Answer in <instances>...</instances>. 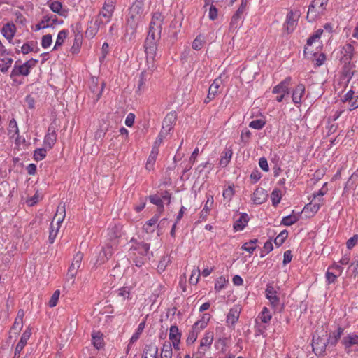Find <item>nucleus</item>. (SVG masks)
<instances>
[{
	"label": "nucleus",
	"mask_w": 358,
	"mask_h": 358,
	"mask_svg": "<svg viewBox=\"0 0 358 358\" xmlns=\"http://www.w3.org/2000/svg\"><path fill=\"white\" fill-rule=\"evenodd\" d=\"M31 334V329H27L22 335V337L15 347L13 358H20V353L27 344V341Z\"/></svg>",
	"instance_id": "obj_11"
},
{
	"label": "nucleus",
	"mask_w": 358,
	"mask_h": 358,
	"mask_svg": "<svg viewBox=\"0 0 358 358\" xmlns=\"http://www.w3.org/2000/svg\"><path fill=\"white\" fill-rule=\"evenodd\" d=\"M60 292L59 290H56L54 292L53 294L52 295L50 300L49 301V306L50 307H55L57 304L59 297Z\"/></svg>",
	"instance_id": "obj_55"
},
{
	"label": "nucleus",
	"mask_w": 358,
	"mask_h": 358,
	"mask_svg": "<svg viewBox=\"0 0 358 358\" xmlns=\"http://www.w3.org/2000/svg\"><path fill=\"white\" fill-rule=\"evenodd\" d=\"M47 150L48 149L45 147L43 148L36 149L34 153V159L36 161H40V160L43 159L46 156Z\"/></svg>",
	"instance_id": "obj_42"
},
{
	"label": "nucleus",
	"mask_w": 358,
	"mask_h": 358,
	"mask_svg": "<svg viewBox=\"0 0 358 358\" xmlns=\"http://www.w3.org/2000/svg\"><path fill=\"white\" fill-rule=\"evenodd\" d=\"M358 180V171L354 172L346 182L343 194H345L348 189L352 188L355 182Z\"/></svg>",
	"instance_id": "obj_34"
},
{
	"label": "nucleus",
	"mask_w": 358,
	"mask_h": 358,
	"mask_svg": "<svg viewBox=\"0 0 358 358\" xmlns=\"http://www.w3.org/2000/svg\"><path fill=\"white\" fill-rule=\"evenodd\" d=\"M52 43V38L51 34H46L43 36L41 45L43 48H47L50 46Z\"/></svg>",
	"instance_id": "obj_56"
},
{
	"label": "nucleus",
	"mask_w": 358,
	"mask_h": 358,
	"mask_svg": "<svg viewBox=\"0 0 358 358\" xmlns=\"http://www.w3.org/2000/svg\"><path fill=\"white\" fill-rule=\"evenodd\" d=\"M112 255V250L110 248H103L99 255L96 264H101L104 263Z\"/></svg>",
	"instance_id": "obj_31"
},
{
	"label": "nucleus",
	"mask_w": 358,
	"mask_h": 358,
	"mask_svg": "<svg viewBox=\"0 0 358 358\" xmlns=\"http://www.w3.org/2000/svg\"><path fill=\"white\" fill-rule=\"evenodd\" d=\"M133 261L137 267L142 266L150 257L134 255Z\"/></svg>",
	"instance_id": "obj_52"
},
{
	"label": "nucleus",
	"mask_w": 358,
	"mask_h": 358,
	"mask_svg": "<svg viewBox=\"0 0 358 358\" xmlns=\"http://www.w3.org/2000/svg\"><path fill=\"white\" fill-rule=\"evenodd\" d=\"M158 353V348L153 345H146L142 358H155Z\"/></svg>",
	"instance_id": "obj_29"
},
{
	"label": "nucleus",
	"mask_w": 358,
	"mask_h": 358,
	"mask_svg": "<svg viewBox=\"0 0 358 358\" xmlns=\"http://www.w3.org/2000/svg\"><path fill=\"white\" fill-rule=\"evenodd\" d=\"M50 231L49 234V241L50 243H52L57 235L58 231L59 229V227H57L56 229H55L54 224L51 223L50 224Z\"/></svg>",
	"instance_id": "obj_54"
},
{
	"label": "nucleus",
	"mask_w": 358,
	"mask_h": 358,
	"mask_svg": "<svg viewBox=\"0 0 358 358\" xmlns=\"http://www.w3.org/2000/svg\"><path fill=\"white\" fill-rule=\"evenodd\" d=\"M260 320L264 323H267L271 319V315L267 308L264 307L259 316Z\"/></svg>",
	"instance_id": "obj_47"
},
{
	"label": "nucleus",
	"mask_w": 358,
	"mask_h": 358,
	"mask_svg": "<svg viewBox=\"0 0 358 358\" xmlns=\"http://www.w3.org/2000/svg\"><path fill=\"white\" fill-rule=\"evenodd\" d=\"M234 195V189L231 186H229L226 189L224 190L222 196L224 199L231 200Z\"/></svg>",
	"instance_id": "obj_64"
},
{
	"label": "nucleus",
	"mask_w": 358,
	"mask_h": 358,
	"mask_svg": "<svg viewBox=\"0 0 358 358\" xmlns=\"http://www.w3.org/2000/svg\"><path fill=\"white\" fill-rule=\"evenodd\" d=\"M268 196L267 192L262 188H257L254 192L252 200L255 204H262L266 201Z\"/></svg>",
	"instance_id": "obj_20"
},
{
	"label": "nucleus",
	"mask_w": 358,
	"mask_h": 358,
	"mask_svg": "<svg viewBox=\"0 0 358 358\" xmlns=\"http://www.w3.org/2000/svg\"><path fill=\"white\" fill-rule=\"evenodd\" d=\"M265 124L266 122L263 120H255L250 122L249 127L255 129H261Z\"/></svg>",
	"instance_id": "obj_53"
},
{
	"label": "nucleus",
	"mask_w": 358,
	"mask_h": 358,
	"mask_svg": "<svg viewBox=\"0 0 358 358\" xmlns=\"http://www.w3.org/2000/svg\"><path fill=\"white\" fill-rule=\"evenodd\" d=\"M201 275V272L199 268H194L192 271V275L189 278V283L192 285H196L197 284L199 277Z\"/></svg>",
	"instance_id": "obj_49"
},
{
	"label": "nucleus",
	"mask_w": 358,
	"mask_h": 358,
	"mask_svg": "<svg viewBox=\"0 0 358 358\" xmlns=\"http://www.w3.org/2000/svg\"><path fill=\"white\" fill-rule=\"evenodd\" d=\"M213 341V333L212 331H207L204 337L201 340L200 346L198 351L193 354L192 358H201L205 354L206 348H209Z\"/></svg>",
	"instance_id": "obj_6"
},
{
	"label": "nucleus",
	"mask_w": 358,
	"mask_h": 358,
	"mask_svg": "<svg viewBox=\"0 0 358 358\" xmlns=\"http://www.w3.org/2000/svg\"><path fill=\"white\" fill-rule=\"evenodd\" d=\"M23 327V322L22 321H18L15 320L14 324L13 327H11V331H14L15 334H18L20 330L22 329Z\"/></svg>",
	"instance_id": "obj_63"
},
{
	"label": "nucleus",
	"mask_w": 358,
	"mask_h": 358,
	"mask_svg": "<svg viewBox=\"0 0 358 358\" xmlns=\"http://www.w3.org/2000/svg\"><path fill=\"white\" fill-rule=\"evenodd\" d=\"M13 59L11 58L5 57L0 59V69L3 73L8 71V69L11 66Z\"/></svg>",
	"instance_id": "obj_36"
},
{
	"label": "nucleus",
	"mask_w": 358,
	"mask_h": 358,
	"mask_svg": "<svg viewBox=\"0 0 358 358\" xmlns=\"http://www.w3.org/2000/svg\"><path fill=\"white\" fill-rule=\"evenodd\" d=\"M213 196L212 195H209L207 198V201L204 205L203 209L205 212V215H208V213L213 206Z\"/></svg>",
	"instance_id": "obj_50"
},
{
	"label": "nucleus",
	"mask_w": 358,
	"mask_h": 358,
	"mask_svg": "<svg viewBox=\"0 0 358 358\" xmlns=\"http://www.w3.org/2000/svg\"><path fill=\"white\" fill-rule=\"evenodd\" d=\"M288 236V231L287 230L282 231L278 236L275 238L274 243L277 246H280L285 241Z\"/></svg>",
	"instance_id": "obj_41"
},
{
	"label": "nucleus",
	"mask_w": 358,
	"mask_h": 358,
	"mask_svg": "<svg viewBox=\"0 0 358 358\" xmlns=\"http://www.w3.org/2000/svg\"><path fill=\"white\" fill-rule=\"evenodd\" d=\"M327 341L326 338L320 336L314 335L313 337L312 346L313 350L316 355H322L327 347Z\"/></svg>",
	"instance_id": "obj_9"
},
{
	"label": "nucleus",
	"mask_w": 358,
	"mask_h": 358,
	"mask_svg": "<svg viewBox=\"0 0 358 358\" xmlns=\"http://www.w3.org/2000/svg\"><path fill=\"white\" fill-rule=\"evenodd\" d=\"M101 17L102 16L99 17V15L96 17V19L94 22L95 28H94V29L91 30V35H93V36L96 35L99 29L101 27V26H102L103 24V22L101 20Z\"/></svg>",
	"instance_id": "obj_61"
},
{
	"label": "nucleus",
	"mask_w": 358,
	"mask_h": 358,
	"mask_svg": "<svg viewBox=\"0 0 358 358\" xmlns=\"http://www.w3.org/2000/svg\"><path fill=\"white\" fill-rule=\"evenodd\" d=\"M147 74L148 73L146 71H143L141 73L138 85V92H141L144 89V86L147 81Z\"/></svg>",
	"instance_id": "obj_46"
},
{
	"label": "nucleus",
	"mask_w": 358,
	"mask_h": 358,
	"mask_svg": "<svg viewBox=\"0 0 358 358\" xmlns=\"http://www.w3.org/2000/svg\"><path fill=\"white\" fill-rule=\"evenodd\" d=\"M266 295L273 308H276L280 305V299L277 296V292L272 286L268 285L267 287Z\"/></svg>",
	"instance_id": "obj_18"
},
{
	"label": "nucleus",
	"mask_w": 358,
	"mask_h": 358,
	"mask_svg": "<svg viewBox=\"0 0 358 358\" xmlns=\"http://www.w3.org/2000/svg\"><path fill=\"white\" fill-rule=\"evenodd\" d=\"M301 213L302 212L294 214V211L293 210L291 215L282 218L281 224L285 226H291L294 224L300 219Z\"/></svg>",
	"instance_id": "obj_28"
},
{
	"label": "nucleus",
	"mask_w": 358,
	"mask_h": 358,
	"mask_svg": "<svg viewBox=\"0 0 358 358\" xmlns=\"http://www.w3.org/2000/svg\"><path fill=\"white\" fill-rule=\"evenodd\" d=\"M343 343L345 345L346 348H349L352 345H355L358 343V336H348L343 339Z\"/></svg>",
	"instance_id": "obj_38"
},
{
	"label": "nucleus",
	"mask_w": 358,
	"mask_h": 358,
	"mask_svg": "<svg viewBox=\"0 0 358 358\" xmlns=\"http://www.w3.org/2000/svg\"><path fill=\"white\" fill-rule=\"evenodd\" d=\"M222 83V80L221 78V76H220L214 80L213 83L210 85L208 90L217 94V90Z\"/></svg>",
	"instance_id": "obj_48"
},
{
	"label": "nucleus",
	"mask_w": 358,
	"mask_h": 358,
	"mask_svg": "<svg viewBox=\"0 0 358 358\" xmlns=\"http://www.w3.org/2000/svg\"><path fill=\"white\" fill-rule=\"evenodd\" d=\"M15 31L16 27L14 24L7 23L2 28V33L8 41L13 38Z\"/></svg>",
	"instance_id": "obj_27"
},
{
	"label": "nucleus",
	"mask_w": 358,
	"mask_h": 358,
	"mask_svg": "<svg viewBox=\"0 0 358 358\" xmlns=\"http://www.w3.org/2000/svg\"><path fill=\"white\" fill-rule=\"evenodd\" d=\"M291 78L287 77L284 80L280 82L273 89V94H289V86L290 85Z\"/></svg>",
	"instance_id": "obj_13"
},
{
	"label": "nucleus",
	"mask_w": 358,
	"mask_h": 358,
	"mask_svg": "<svg viewBox=\"0 0 358 358\" xmlns=\"http://www.w3.org/2000/svg\"><path fill=\"white\" fill-rule=\"evenodd\" d=\"M172 357V348L170 342L164 343L162 350V358H171Z\"/></svg>",
	"instance_id": "obj_39"
},
{
	"label": "nucleus",
	"mask_w": 358,
	"mask_h": 358,
	"mask_svg": "<svg viewBox=\"0 0 358 358\" xmlns=\"http://www.w3.org/2000/svg\"><path fill=\"white\" fill-rule=\"evenodd\" d=\"M67 34L68 31L64 29L59 32L53 50L57 49L58 47L61 46L63 44L64 39L67 36Z\"/></svg>",
	"instance_id": "obj_37"
},
{
	"label": "nucleus",
	"mask_w": 358,
	"mask_h": 358,
	"mask_svg": "<svg viewBox=\"0 0 358 358\" xmlns=\"http://www.w3.org/2000/svg\"><path fill=\"white\" fill-rule=\"evenodd\" d=\"M19 62H16L14 67L11 71L10 77L13 78L15 76H28L29 73V70L27 69V66L24 64H20Z\"/></svg>",
	"instance_id": "obj_16"
},
{
	"label": "nucleus",
	"mask_w": 358,
	"mask_h": 358,
	"mask_svg": "<svg viewBox=\"0 0 358 358\" xmlns=\"http://www.w3.org/2000/svg\"><path fill=\"white\" fill-rule=\"evenodd\" d=\"M58 22L57 17L55 15H52L51 16L45 15L43 17V19L36 25V30L41 29H45L50 27H52L54 24Z\"/></svg>",
	"instance_id": "obj_15"
},
{
	"label": "nucleus",
	"mask_w": 358,
	"mask_h": 358,
	"mask_svg": "<svg viewBox=\"0 0 358 358\" xmlns=\"http://www.w3.org/2000/svg\"><path fill=\"white\" fill-rule=\"evenodd\" d=\"M170 263H171L170 257L168 256H164L159 262V264L157 266L158 271L159 272H163L166 269V268L169 265V264H170Z\"/></svg>",
	"instance_id": "obj_43"
},
{
	"label": "nucleus",
	"mask_w": 358,
	"mask_h": 358,
	"mask_svg": "<svg viewBox=\"0 0 358 358\" xmlns=\"http://www.w3.org/2000/svg\"><path fill=\"white\" fill-rule=\"evenodd\" d=\"M83 258V254L80 252H78L73 257V262L69 268L66 279L68 280H72L73 281L78 269L81 266V262Z\"/></svg>",
	"instance_id": "obj_5"
},
{
	"label": "nucleus",
	"mask_w": 358,
	"mask_h": 358,
	"mask_svg": "<svg viewBox=\"0 0 358 358\" xmlns=\"http://www.w3.org/2000/svg\"><path fill=\"white\" fill-rule=\"evenodd\" d=\"M66 215L65 203L61 202L57 208L56 213L54 215L52 223L56 222L57 227H60V224L63 222Z\"/></svg>",
	"instance_id": "obj_17"
},
{
	"label": "nucleus",
	"mask_w": 358,
	"mask_h": 358,
	"mask_svg": "<svg viewBox=\"0 0 358 358\" xmlns=\"http://www.w3.org/2000/svg\"><path fill=\"white\" fill-rule=\"evenodd\" d=\"M300 14L298 11L290 10L286 17V21L284 27L287 34L292 33L297 25V22L299 18Z\"/></svg>",
	"instance_id": "obj_7"
},
{
	"label": "nucleus",
	"mask_w": 358,
	"mask_h": 358,
	"mask_svg": "<svg viewBox=\"0 0 358 358\" xmlns=\"http://www.w3.org/2000/svg\"><path fill=\"white\" fill-rule=\"evenodd\" d=\"M203 46V38L201 36H197L192 42V48L196 50H199Z\"/></svg>",
	"instance_id": "obj_60"
},
{
	"label": "nucleus",
	"mask_w": 358,
	"mask_h": 358,
	"mask_svg": "<svg viewBox=\"0 0 358 358\" xmlns=\"http://www.w3.org/2000/svg\"><path fill=\"white\" fill-rule=\"evenodd\" d=\"M305 92V86L303 84L298 85L292 93V101L294 103H300L301 98Z\"/></svg>",
	"instance_id": "obj_24"
},
{
	"label": "nucleus",
	"mask_w": 358,
	"mask_h": 358,
	"mask_svg": "<svg viewBox=\"0 0 358 358\" xmlns=\"http://www.w3.org/2000/svg\"><path fill=\"white\" fill-rule=\"evenodd\" d=\"M341 54L343 55L341 60L345 64L350 63L354 55L353 46L350 43L345 44L342 48Z\"/></svg>",
	"instance_id": "obj_19"
},
{
	"label": "nucleus",
	"mask_w": 358,
	"mask_h": 358,
	"mask_svg": "<svg viewBox=\"0 0 358 358\" xmlns=\"http://www.w3.org/2000/svg\"><path fill=\"white\" fill-rule=\"evenodd\" d=\"M323 33V30L320 29H317L308 40H307V44L310 45L312 43L319 39Z\"/></svg>",
	"instance_id": "obj_57"
},
{
	"label": "nucleus",
	"mask_w": 358,
	"mask_h": 358,
	"mask_svg": "<svg viewBox=\"0 0 358 358\" xmlns=\"http://www.w3.org/2000/svg\"><path fill=\"white\" fill-rule=\"evenodd\" d=\"M176 121V114L175 112H171L166 115L162 122L163 132L169 133L173 128V125Z\"/></svg>",
	"instance_id": "obj_12"
},
{
	"label": "nucleus",
	"mask_w": 358,
	"mask_h": 358,
	"mask_svg": "<svg viewBox=\"0 0 358 358\" xmlns=\"http://www.w3.org/2000/svg\"><path fill=\"white\" fill-rule=\"evenodd\" d=\"M206 327L205 320H199L192 326V331L189 333L187 338V343L191 345L194 343L198 336L199 333Z\"/></svg>",
	"instance_id": "obj_8"
},
{
	"label": "nucleus",
	"mask_w": 358,
	"mask_h": 358,
	"mask_svg": "<svg viewBox=\"0 0 358 358\" xmlns=\"http://www.w3.org/2000/svg\"><path fill=\"white\" fill-rule=\"evenodd\" d=\"M143 2L136 0L130 7L127 20V32L131 35L135 34L136 29L143 17Z\"/></svg>",
	"instance_id": "obj_1"
},
{
	"label": "nucleus",
	"mask_w": 358,
	"mask_h": 358,
	"mask_svg": "<svg viewBox=\"0 0 358 358\" xmlns=\"http://www.w3.org/2000/svg\"><path fill=\"white\" fill-rule=\"evenodd\" d=\"M169 133L163 132L162 130H161L158 137L157 138L156 141L154 143V145L152 148V150H156V151L159 152V146L161 144V143L163 141L164 138Z\"/></svg>",
	"instance_id": "obj_51"
},
{
	"label": "nucleus",
	"mask_w": 358,
	"mask_h": 358,
	"mask_svg": "<svg viewBox=\"0 0 358 358\" xmlns=\"http://www.w3.org/2000/svg\"><path fill=\"white\" fill-rule=\"evenodd\" d=\"M249 218L246 213H243L240 217L235 222L234 229L236 231L242 230L248 222Z\"/></svg>",
	"instance_id": "obj_30"
},
{
	"label": "nucleus",
	"mask_w": 358,
	"mask_h": 358,
	"mask_svg": "<svg viewBox=\"0 0 358 358\" xmlns=\"http://www.w3.org/2000/svg\"><path fill=\"white\" fill-rule=\"evenodd\" d=\"M240 308L238 306H234L229 310L227 316V322L229 324H234L239 317Z\"/></svg>",
	"instance_id": "obj_25"
},
{
	"label": "nucleus",
	"mask_w": 358,
	"mask_h": 358,
	"mask_svg": "<svg viewBox=\"0 0 358 358\" xmlns=\"http://www.w3.org/2000/svg\"><path fill=\"white\" fill-rule=\"evenodd\" d=\"M159 38H157V36H150V33L148 32V35L145 41V52L147 55V59L154 60V57L157 50V41Z\"/></svg>",
	"instance_id": "obj_4"
},
{
	"label": "nucleus",
	"mask_w": 358,
	"mask_h": 358,
	"mask_svg": "<svg viewBox=\"0 0 358 358\" xmlns=\"http://www.w3.org/2000/svg\"><path fill=\"white\" fill-rule=\"evenodd\" d=\"M159 219L158 216H155L152 218H151L150 220H148L143 226V229L147 232H152L154 229H152V227L157 222Z\"/></svg>",
	"instance_id": "obj_40"
},
{
	"label": "nucleus",
	"mask_w": 358,
	"mask_h": 358,
	"mask_svg": "<svg viewBox=\"0 0 358 358\" xmlns=\"http://www.w3.org/2000/svg\"><path fill=\"white\" fill-rule=\"evenodd\" d=\"M181 334L179 332L178 328L176 325H172L170 327L169 339L171 341H180Z\"/></svg>",
	"instance_id": "obj_33"
},
{
	"label": "nucleus",
	"mask_w": 358,
	"mask_h": 358,
	"mask_svg": "<svg viewBox=\"0 0 358 358\" xmlns=\"http://www.w3.org/2000/svg\"><path fill=\"white\" fill-rule=\"evenodd\" d=\"M134 251V255L150 257L152 252L149 253L150 245L145 243H137L131 248Z\"/></svg>",
	"instance_id": "obj_10"
},
{
	"label": "nucleus",
	"mask_w": 358,
	"mask_h": 358,
	"mask_svg": "<svg viewBox=\"0 0 358 358\" xmlns=\"http://www.w3.org/2000/svg\"><path fill=\"white\" fill-rule=\"evenodd\" d=\"M273 249V243L271 241H266L263 248V250L262 252L261 257H263L264 255L268 254L270 252H271Z\"/></svg>",
	"instance_id": "obj_58"
},
{
	"label": "nucleus",
	"mask_w": 358,
	"mask_h": 358,
	"mask_svg": "<svg viewBox=\"0 0 358 358\" xmlns=\"http://www.w3.org/2000/svg\"><path fill=\"white\" fill-rule=\"evenodd\" d=\"M358 243V235H354L349 238L346 242V245L348 249H352Z\"/></svg>",
	"instance_id": "obj_62"
},
{
	"label": "nucleus",
	"mask_w": 358,
	"mask_h": 358,
	"mask_svg": "<svg viewBox=\"0 0 358 358\" xmlns=\"http://www.w3.org/2000/svg\"><path fill=\"white\" fill-rule=\"evenodd\" d=\"M281 196H282V194H281L280 190L274 189L272 192L271 197L273 206H275L280 203Z\"/></svg>",
	"instance_id": "obj_45"
},
{
	"label": "nucleus",
	"mask_w": 358,
	"mask_h": 358,
	"mask_svg": "<svg viewBox=\"0 0 358 358\" xmlns=\"http://www.w3.org/2000/svg\"><path fill=\"white\" fill-rule=\"evenodd\" d=\"M57 141V134L54 130L48 129V133L46 134L43 141V145L47 149H51Z\"/></svg>",
	"instance_id": "obj_23"
},
{
	"label": "nucleus",
	"mask_w": 358,
	"mask_h": 358,
	"mask_svg": "<svg viewBox=\"0 0 358 358\" xmlns=\"http://www.w3.org/2000/svg\"><path fill=\"white\" fill-rule=\"evenodd\" d=\"M164 20V17L161 13L156 12L153 13L149 28L150 36H157V38H160Z\"/></svg>",
	"instance_id": "obj_3"
},
{
	"label": "nucleus",
	"mask_w": 358,
	"mask_h": 358,
	"mask_svg": "<svg viewBox=\"0 0 358 358\" xmlns=\"http://www.w3.org/2000/svg\"><path fill=\"white\" fill-rule=\"evenodd\" d=\"M92 344L94 347L99 350L104 348L105 342L103 338V334L100 331L94 332L92 334Z\"/></svg>",
	"instance_id": "obj_22"
},
{
	"label": "nucleus",
	"mask_w": 358,
	"mask_h": 358,
	"mask_svg": "<svg viewBox=\"0 0 358 358\" xmlns=\"http://www.w3.org/2000/svg\"><path fill=\"white\" fill-rule=\"evenodd\" d=\"M99 79L96 77H91V83L95 85V89L91 88V92L94 94V101H98L100 97L102 95V92L105 87V83L101 81L100 84H99Z\"/></svg>",
	"instance_id": "obj_14"
},
{
	"label": "nucleus",
	"mask_w": 358,
	"mask_h": 358,
	"mask_svg": "<svg viewBox=\"0 0 358 358\" xmlns=\"http://www.w3.org/2000/svg\"><path fill=\"white\" fill-rule=\"evenodd\" d=\"M329 0H313L308 7L306 19L313 22L325 14Z\"/></svg>",
	"instance_id": "obj_2"
},
{
	"label": "nucleus",
	"mask_w": 358,
	"mask_h": 358,
	"mask_svg": "<svg viewBox=\"0 0 358 358\" xmlns=\"http://www.w3.org/2000/svg\"><path fill=\"white\" fill-rule=\"evenodd\" d=\"M50 8L52 12H54L55 13H58L60 15H64V14H63L61 12L62 5V3L59 2V1H54L51 2L50 4Z\"/></svg>",
	"instance_id": "obj_44"
},
{
	"label": "nucleus",
	"mask_w": 358,
	"mask_h": 358,
	"mask_svg": "<svg viewBox=\"0 0 358 358\" xmlns=\"http://www.w3.org/2000/svg\"><path fill=\"white\" fill-rule=\"evenodd\" d=\"M321 201H322V199H318V202L315 201V199H313L310 203H309L308 204H306L304 206L302 212L307 213V212L310 211L312 213V215H314L320 209V208L321 206V203H320Z\"/></svg>",
	"instance_id": "obj_26"
},
{
	"label": "nucleus",
	"mask_w": 358,
	"mask_h": 358,
	"mask_svg": "<svg viewBox=\"0 0 358 358\" xmlns=\"http://www.w3.org/2000/svg\"><path fill=\"white\" fill-rule=\"evenodd\" d=\"M114 9V1L113 0H106L103 6V10L99 13V17L103 16L107 19L108 21Z\"/></svg>",
	"instance_id": "obj_21"
},
{
	"label": "nucleus",
	"mask_w": 358,
	"mask_h": 358,
	"mask_svg": "<svg viewBox=\"0 0 358 358\" xmlns=\"http://www.w3.org/2000/svg\"><path fill=\"white\" fill-rule=\"evenodd\" d=\"M232 153V150L231 148L225 149L224 152H223L224 155L220 159V164L222 166H226L231 158Z\"/></svg>",
	"instance_id": "obj_35"
},
{
	"label": "nucleus",
	"mask_w": 358,
	"mask_h": 358,
	"mask_svg": "<svg viewBox=\"0 0 358 358\" xmlns=\"http://www.w3.org/2000/svg\"><path fill=\"white\" fill-rule=\"evenodd\" d=\"M149 199L150 202L152 203L153 204L157 205L158 208L160 209V210H163V202L160 197L156 195H153L150 196Z\"/></svg>",
	"instance_id": "obj_59"
},
{
	"label": "nucleus",
	"mask_w": 358,
	"mask_h": 358,
	"mask_svg": "<svg viewBox=\"0 0 358 358\" xmlns=\"http://www.w3.org/2000/svg\"><path fill=\"white\" fill-rule=\"evenodd\" d=\"M148 315L145 317V319L138 324V329L136 330V331L133 334V336H131V339H130V342H129V344H131V343H134V342H136L140 337L141 334H142V332L143 331V329H145V323H146V318H147ZM129 345H128L129 347Z\"/></svg>",
	"instance_id": "obj_32"
}]
</instances>
